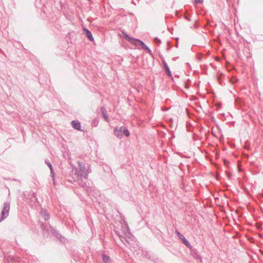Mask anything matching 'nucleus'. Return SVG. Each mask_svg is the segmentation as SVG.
I'll return each instance as SVG.
<instances>
[{
  "mask_svg": "<svg viewBox=\"0 0 263 263\" xmlns=\"http://www.w3.org/2000/svg\"><path fill=\"white\" fill-rule=\"evenodd\" d=\"M41 214L45 220H48L50 219L49 214L46 210L42 209Z\"/></svg>",
  "mask_w": 263,
  "mask_h": 263,
  "instance_id": "9",
  "label": "nucleus"
},
{
  "mask_svg": "<svg viewBox=\"0 0 263 263\" xmlns=\"http://www.w3.org/2000/svg\"><path fill=\"white\" fill-rule=\"evenodd\" d=\"M32 201H33L36 202L37 200V198L36 196V195L34 193L32 194Z\"/></svg>",
  "mask_w": 263,
  "mask_h": 263,
  "instance_id": "17",
  "label": "nucleus"
},
{
  "mask_svg": "<svg viewBox=\"0 0 263 263\" xmlns=\"http://www.w3.org/2000/svg\"><path fill=\"white\" fill-rule=\"evenodd\" d=\"M122 34L123 37L127 41L131 43L134 44L135 45L137 44L136 42H138L143 49L146 50L149 53L152 54L151 50L144 44L143 41L139 39H136L129 36L127 33L124 31L122 32Z\"/></svg>",
  "mask_w": 263,
  "mask_h": 263,
  "instance_id": "2",
  "label": "nucleus"
},
{
  "mask_svg": "<svg viewBox=\"0 0 263 263\" xmlns=\"http://www.w3.org/2000/svg\"><path fill=\"white\" fill-rule=\"evenodd\" d=\"M71 125L73 128L80 131L82 130L81 129V123L79 121L73 120L71 122Z\"/></svg>",
  "mask_w": 263,
  "mask_h": 263,
  "instance_id": "8",
  "label": "nucleus"
},
{
  "mask_svg": "<svg viewBox=\"0 0 263 263\" xmlns=\"http://www.w3.org/2000/svg\"><path fill=\"white\" fill-rule=\"evenodd\" d=\"M123 135H125L126 137H129L130 135V133L128 129L124 126L123 128Z\"/></svg>",
  "mask_w": 263,
  "mask_h": 263,
  "instance_id": "15",
  "label": "nucleus"
},
{
  "mask_svg": "<svg viewBox=\"0 0 263 263\" xmlns=\"http://www.w3.org/2000/svg\"><path fill=\"white\" fill-rule=\"evenodd\" d=\"M203 2V0H195V3H201Z\"/></svg>",
  "mask_w": 263,
  "mask_h": 263,
  "instance_id": "19",
  "label": "nucleus"
},
{
  "mask_svg": "<svg viewBox=\"0 0 263 263\" xmlns=\"http://www.w3.org/2000/svg\"><path fill=\"white\" fill-rule=\"evenodd\" d=\"M84 31L85 32L86 36L91 41H93V37L92 36L91 32L86 28L84 29Z\"/></svg>",
  "mask_w": 263,
  "mask_h": 263,
  "instance_id": "11",
  "label": "nucleus"
},
{
  "mask_svg": "<svg viewBox=\"0 0 263 263\" xmlns=\"http://www.w3.org/2000/svg\"><path fill=\"white\" fill-rule=\"evenodd\" d=\"M123 126H121L119 128L116 127L114 129V134L119 139L123 138Z\"/></svg>",
  "mask_w": 263,
  "mask_h": 263,
  "instance_id": "6",
  "label": "nucleus"
},
{
  "mask_svg": "<svg viewBox=\"0 0 263 263\" xmlns=\"http://www.w3.org/2000/svg\"><path fill=\"white\" fill-rule=\"evenodd\" d=\"M10 203L6 202H5L4 204V206L1 213V217L0 218V222L3 221L5 218H6L9 213V210H10Z\"/></svg>",
  "mask_w": 263,
  "mask_h": 263,
  "instance_id": "3",
  "label": "nucleus"
},
{
  "mask_svg": "<svg viewBox=\"0 0 263 263\" xmlns=\"http://www.w3.org/2000/svg\"><path fill=\"white\" fill-rule=\"evenodd\" d=\"M154 41L158 45H159L161 43V41L158 37H155Z\"/></svg>",
  "mask_w": 263,
  "mask_h": 263,
  "instance_id": "18",
  "label": "nucleus"
},
{
  "mask_svg": "<svg viewBox=\"0 0 263 263\" xmlns=\"http://www.w3.org/2000/svg\"><path fill=\"white\" fill-rule=\"evenodd\" d=\"M162 63L163 65L164 69L165 72L167 73V75L170 77H172V75L171 72L170 70V68H169L166 62L165 61V60L163 61Z\"/></svg>",
  "mask_w": 263,
  "mask_h": 263,
  "instance_id": "10",
  "label": "nucleus"
},
{
  "mask_svg": "<svg viewBox=\"0 0 263 263\" xmlns=\"http://www.w3.org/2000/svg\"><path fill=\"white\" fill-rule=\"evenodd\" d=\"M78 183L80 186L83 187L86 190L87 193L89 196H92L91 191H93V187H88L85 182H84L82 180L83 179L77 178Z\"/></svg>",
  "mask_w": 263,
  "mask_h": 263,
  "instance_id": "4",
  "label": "nucleus"
},
{
  "mask_svg": "<svg viewBox=\"0 0 263 263\" xmlns=\"http://www.w3.org/2000/svg\"><path fill=\"white\" fill-rule=\"evenodd\" d=\"M102 260L104 263H110V257L105 254H102Z\"/></svg>",
  "mask_w": 263,
  "mask_h": 263,
  "instance_id": "12",
  "label": "nucleus"
},
{
  "mask_svg": "<svg viewBox=\"0 0 263 263\" xmlns=\"http://www.w3.org/2000/svg\"><path fill=\"white\" fill-rule=\"evenodd\" d=\"M132 249L133 250H131L132 251H133V252H135V251H136V249L135 247L133 246L132 245Z\"/></svg>",
  "mask_w": 263,
  "mask_h": 263,
  "instance_id": "20",
  "label": "nucleus"
},
{
  "mask_svg": "<svg viewBox=\"0 0 263 263\" xmlns=\"http://www.w3.org/2000/svg\"><path fill=\"white\" fill-rule=\"evenodd\" d=\"M45 163L47 164V165L48 166V167L50 168L51 174H52L53 173V167L51 163L48 160L45 161Z\"/></svg>",
  "mask_w": 263,
  "mask_h": 263,
  "instance_id": "16",
  "label": "nucleus"
},
{
  "mask_svg": "<svg viewBox=\"0 0 263 263\" xmlns=\"http://www.w3.org/2000/svg\"><path fill=\"white\" fill-rule=\"evenodd\" d=\"M78 167L74 165H71L73 178L87 179L89 173L88 169L86 168L85 164L82 162L78 161Z\"/></svg>",
  "mask_w": 263,
  "mask_h": 263,
  "instance_id": "1",
  "label": "nucleus"
},
{
  "mask_svg": "<svg viewBox=\"0 0 263 263\" xmlns=\"http://www.w3.org/2000/svg\"><path fill=\"white\" fill-rule=\"evenodd\" d=\"M51 232L53 235H54L58 238L60 239L62 237V236L59 233V231L55 230L54 229H52Z\"/></svg>",
  "mask_w": 263,
  "mask_h": 263,
  "instance_id": "14",
  "label": "nucleus"
},
{
  "mask_svg": "<svg viewBox=\"0 0 263 263\" xmlns=\"http://www.w3.org/2000/svg\"><path fill=\"white\" fill-rule=\"evenodd\" d=\"M118 235L121 241L122 242V243L127 247L129 248L130 250H133L132 249V244L131 243L127 240V239L121 235H120L118 233Z\"/></svg>",
  "mask_w": 263,
  "mask_h": 263,
  "instance_id": "7",
  "label": "nucleus"
},
{
  "mask_svg": "<svg viewBox=\"0 0 263 263\" xmlns=\"http://www.w3.org/2000/svg\"><path fill=\"white\" fill-rule=\"evenodd\" d=\"M101 111L102 112V116L106 121L108 122V117L106 114V110L104 107L101 108Z\"/></svg>",
  "mask_w": 263,
  "mask_h": 263,
  "instance_id": "13",
  "label": "nucleus"
},
{
  "mask_svg": "<svg viewBox=\"0 0 263 263\" xmlns=\"http://www.w3.org/2000/svg\"><path fill=\"white\" fill-rule=\"evenodd\" d=\"M186 19H187L188 20H190V19L189 18V17H186Z\"/></svg>",
  "mask_w": 263,
  "mask_h": 263,
  "instance_id": "21",
  "label": "nucleus"
},
{
  "mask_svg": "<svg viewBox=\"0 0 263 263\" xmlns=\"http://www.w3.org/2000/svg\"><path fill=\"white\" fill-rule=\"evenodd\" d=\"M176 233L179 238V239L181 240L182 242L188 248L191 249L192 247V246L190 243L189 241L185 238V237L181 233L178 232V231H176Z\"/></svg>",
  "mask_w": 263,
  "mask_h": 263,
  "instance_id": "5",
  "label": "nucleus"
}]
</instances>
